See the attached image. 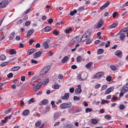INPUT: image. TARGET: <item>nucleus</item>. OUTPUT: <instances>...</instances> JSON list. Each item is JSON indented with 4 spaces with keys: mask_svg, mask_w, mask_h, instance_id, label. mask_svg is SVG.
Masks as SVG:
<instances>
[{
    "mask_svg": "<svg viewBox=\"0 0 128 128\" xmlns=\"http://www.w3.org/2000/svg\"><path fill=\"white\" fill-rule=\"evenodd\" d=\"M71 105V104L70 103L67 104L63 103L60 105V108L62 109H66L70 106Z\"/></svg>",
    "mask_w": 128,
    "mask_h": 128,
    "instance_id": "nucleus-1",
    "label": "nucleus"
},
{
    "mask_svg": "<svg viewBox=\"0 0 128 128\" xmlns=\"http://www.w3.org/2000/svg\"><path fill=\"white\" fill-rule=\"evenodd\" d=\"M8 0H4L0 2V8L5 7L8 4Z\"/></svg>",
    "mask_w": 128,
    "mask_h": 128,
    "instance_id": "nucleus-2",
    "label": "nucleus"
},
{
    "mask_svg": "<svg viewBox=\"0 0 128 128\" xmlns=\"http://www.w3.org/2000/svg\"><path fill=\"white\" fill-rule=\"evenodd\" d=\"M103 20L102 19L100 20L95 25V27L97 29L98 28L101 27L103 24Z\"/></svg>",
    "mask_w": 128,
    "mask_h": 128,
    "instance_id": "nucleus-3",
    "label": "nucleus"
},
{
    "mask_svg": "<svg viewBox=\"0 0 128 128\" xmlns=\"http://www.w3.org/2000/svg\"><path fill=\"white\" fill-rule=\"evenodd\" d=\"M78 88H76L75 90V92L76 94H80L82 91V90L81 89V85H78Z\"/></svg>",
    "mask_w": 128,
    "mask_h": 128,
    "instance_id": "nucleus-4",
    "label": "nucleus"
},
{
    "mask_svg": "<svg viewBox=\"0 0 128 128\" xmlns=\"http://www.w3.org/2000/svg\"><path fill=\"white\" fill-rule=\"evenodd\" d=\"M79 40V38L77 36H76L72 38L70 41V42L71 43L74 44L77 42Z\"/></svg>",
    "mask_w": 128,
    "mask_h": 128,
    "instance_id": "nucleus-5",
    "label": "nucleus"
},
{
    "mask_svg": "<svg viewBox=\"0 0 128 128\" xmlns=\"http://www.w3.org/2000/svg\"><path fill=\"white\" fill-rule=\"evenodd\" d=\"M104 74V73L102 72H98L94 76L96 78H98L101 77Z\"/></svg>",
    "mask_w": 128,
    "mask_h": 128,
    "instance_id": "nucleus-6",
    "label": "nucleus"
},
{
    "mask_svg": "<svg viewBox=\"0 0 128 128\" xmlns=\"http://www.w3.org/2000/svg\"><path fill=\"white\" fill-rule=\"evenodd\" d=\"M42 53L40 51H39L33 54L34 58H36L39 57L41 55Z\"/></svg>",
    "mask_w": 128,
    "mask_h": 128,
    "instance_id": "nucleus-7",
    "label": "nucleus"
},
{
    "mask_svg": "<svg viewBox=\"0 0 128 128\" xmlns=\"http://www.w3.org/2000/svg\"><path fill=\"white\" fill-rule=\"evenodd\" d=\"M80 74L82 78V81L86 79L87 77V74L86 73H82Z\"/></svg>",
    "mask_w": 128,
    "mask_h": 128,
    "instance_id": "nucleus-8",
    "label": "nucleus"
},
{
    "mask_svg": "<svg viewBox=\"0 0 128 128\" xmlns=\"http://www.w3.org/2000/svg\"><path fill=\"white\" fill-rule=\"evenodd\" d=\"M113 87H110L107 89L105 92V94H107L110 93L113 90Z\"/></svg>",
    "mask_w": 128,
    "mask_h": 128,
    "instance_id": "nucleus-9",
    "label": "nucleus"
},
{
    "mask_svg": "<svg viewBox=\"0 0 128 128\" xmlns=\"http://www.w3.org/2000/svg\"><path fill=\"white\" fill-rule=\"evenodd\" d=\"M115 54L119 57L120 58L122 56V52L120 50H117L115 52Z\"/></svg>",
    "mask_w": 128,
    "mask_h": 128,
    "instance_id": "nucleus-10",
    "label": "nucleus"
},
{
    "mask_svg": "<svg viewBox=\"0 0 128 128\" xmlns=\"http://www.w3.org/2000/svg\"><path fill=\"white\" fill-rule=\"evenodd\" d=\"M69 97V94L68 93H65L64 96H62L61 98L62 100H66L68 99Z\"/></svg>",
    "mask_w": 128,
    "mask_h": 128,
    "instance_id": "nucleus-11",
    "label": "nucleus"
},
{
    "mask_svg": "<svg viewBox=\"0 0 128 128\" xmlns=\"http://www.w3.org/2000/svg\"><path fill=\"white\" fill-rule=\"evenodd\" d=\"M70 56V55H69L68 56L64 57L62 60V62L63 63H64L67 60Z\"/></svg>",
    "mask_w": 128,
    "mask_h": 128,
    "instance_id": "nucleus-12",
    "label": "nucleus"
},
{
    "mask_svg": "<svg viewBox=\"0 0 128 128\" xmlns=\"http://www.w3.org/2000/svg\"><path fill=\"white\" fill-rule=\"evenodd\" d=\"M60 114L58 112H55L54 114V120L57 119L59 117Z\"/></svg>",
    "mask_w": 128,
    "mask_h": 128,
    "instance_id": "nucleus-13",
    "label": "nucleus"
},
{
    "mask_svg": "<svg viewBox=\"0 0 128 128\" xmlns=\"http://www.w3.org/2000/svg\"><path fill=\"white\" fill-rule=\"evenodd\" d=\"M84 34L81 38L80 41L82 42H84L87 39V35L86 34Z\"/></svg>",
    "mask_w": 128,
    "mask_h": 128,
    "instance_id": "nucleus-14",
    "label": "nucleus"
},
{
    "mask_svg": "<svg viewBox=\"0 0 128 128\" xmlns=\"http://www.w3.org/2000/svg\"><path fill=\"white\" fill-rule=\"evenodd\" d=\"M47 100L46 99H44L40 102L39 103V104L42 105V104L45 105L47 104L48 103Z\"/></svg>",
    "mask_w": 128,
    "mask_h": 128,
    "instance_id": "nucleus-15",
    "label": "nucleus"
},
{
    "mask_svg": "<svg viewBox=\"0 0 128 128\" xmlns=\"http://www.w3.org/2000/svg\"><path fill=\"white\" fill-rule=\"evenodd\" d=\"M118 23H113L111 24L108 27V28L110 29L115 28L116 26L118 25Z\"/></svg>",
    "mask_w": 128,
    "mask_h": 128,
    "instance_id": "nucleus-16",
    "label": "nucleus"
},
{
    "mask_svg": "<svg viewBox=\"0 0 128 128\" xmlns=\"http://www.w3.org/2000/svg\"><path fill=\"white\" fill-rule=\"evenodd\" d=\"M30 113V111L28 110H24L22 113L23 115L24 116H26L28 115Z\"/></svg>",
    "mask_w": 128,
    "mask_h": 128,
    "instance_id": "nucleus-17",
    "label": "nucleus"
},
{
    "mask_svg": "<svg viewBox=\"0 0 128 128\" xmlns=\"http://www.w3.org/2000/svg\"><path fill=\"white\" fill-rule=\"evenodd\" d=\"M35 52H36L35 50L33 48H32L28 50V55H29L32 54Z\"/></svg>",
    "mask_w": 128,
    "mask_h": 128,
    "instance_id": "nucleus-18",
    "label": "nucleus"
},
{
    "mask_svg": "<svg viewBox=\"0 0 128 128\" xmlns=\"http://www.w3.org/2000/svg\"><path fill=\"white\" fill-rule=\"evenodd\" d=\"M48 72L46 71V70L44 68L40 71V75H43L44 74Z\"/></svg>",
    "mask_w": 128,
    "mask_h": 128,
    "instance_id": "nucleus-19",
    "label": "nucleus"
},
{
    "mask_svg": "<svg viewBox=\"0 0 128 128\" xmlns=\"http://www.w3.org/2000/svg\"><path fill=\"white\" fill-rule=\"evenodd\" d=\"M120 35L119 36L120 40H123L126 36L124 34H122L121 33H120Z\"/></svg>",
    "mask_w": 128,
    "mask_h": 128,
    "instance_id": "nucleus-20",
    "label": "nucleus"
},
{
    "mask_svg": "<svg viewBox=\"0 0 128 128\" xmlns=\"http://www.w3.org/2000/svg\"><path fill=\"white\" fill-rule=\"evenodd\" d=\"M121 90L122 91V92H126L128 91V87L124 86Z\"/></svg>",
    "mask_w": 128,
    "mask_h": 128,
    "instance_id": "nucleus-21",
    "label": "nucleus"
},
{
    "mask_svg": "<svg viewBox=\"0 0 128 128\" xmlns=\"http://www.w3.org/2000/svg\"><path fill=\"white\" fill-rule=\"evenodd\" d=\"M34 31L32 30H30L28 31V32L26 37H28L32 34Z\"/></svg>",
    "mask_w": 128,
    "mask_h": 128,
    "instance_id": "nucleus-22",
    "label": "nucleus"
},
{
    "mask_svg": "<svg viewBox=\"0 0 128 128\" xmlns=\"http://www.w3.org/2000/svg\"><path fill=\"white\" fill-rule=\"evenodd\" d=\"M20 68V67L18 66H14L12 68V70L13 71H16L18 70Z\"/></svg>",
    "mask_w": 128,
    "mask_h": 128,
    "instance_id": "nucleus-23",
    "label": "nucleus"
},
{
    "mask_svg": "<svg viewBox=\"0 0 128 128\" xmlns=\"http://www.w3.org/2000/svg\"><path fill=\"white\" fill-rule=\"evenodd\" d=\"M41 121L40 120L37 121L35 123V126H39L41 124Z\"/></svg>",
    "mask_w": 128,
    "mask_h": 128,
    "instance_id": "nucleus-24",
    "label": "nucleus"
},
{
    "mask_svg": "<svg viewBox=\"0 0 128 128\" xmlns=\"http://www.w3.org/2000/svg\"><path fill=\"white\" fill-rule=\"evenodd\" d=\"M91 121L92 124H96L98 122L94 118L92 119Z\"/></svg>",
    "mask_w": 128,
    "mask_h": 128,
    "instance_id": "nucleus-25",
    "label": "nucleus"
},
{
    "mask_svg": "<svg viewBox=\"0 0 128 128\" xmlns=\"http://www.w3.org/2000/svg\"><path fill=\"white\" fill-rule=\"evenodd\" d=\"M43 45L45 48H47L48 47V46L46 42H43Z\"/></svg>",
    "mask_w": 128,
    "mask_h": 128,
    "instance_id": "nucleus-26",
    "label": "nucleus"
},
{
    "mask_svg": "<svg viewBox=\"0 0 128 128\" xmlns=\"http://www.w3.org/2000/svg\"><path fill=\"white\" fill-rule=\"evenodd\" d=\"M103 50L102 49H100L98 50L97 53L98 54H100L103 52Z\"/></svg>",
    "mask_w": 128,
    "mask_h": 128,
    "instance_id": "nucleus-27",
    "label": "nucleus"
},
{
    "mask_svg": "<svg viewBox=\"0 0 128 128\" xmlns=\"http://www.w3.org/2000/svg\"><path fill=\"white\" fill-rule=\"evenodd\" d=\"M49 82L48 79H46L44 80L43 82H42L43 84L44 85H46Z\"/></svg>",
    "mask_w": 128,
    "mask_h": 128,
    "instance_id": "nucleus-28",
    "label": "nucleus"
},
{
    "mask_svg": "<svg viewBox=\"0 0 128 128\" xmlns=\"http://www.w3.org/2000/svg\"><path fill=\"white\" fill-rule=\"evenodd\" d=\"M44 30L46 32H48L51 30L50 27L48 26L45 28Z\"/></svg>",
    "mask_w": 128,
    "mask_h": 128,
    "instance_id": "nucleus-29",
    "label": "nucleus"
},
{
    "mask_svg": "<svg viewBox=\"0 0 128 128\" xmlns=\"http://www.w3.org/2000/svg\"><path fill=\"white\" fill-rule=\"evenodd\" d=\"M72 28H68V29H66L65 30V32L66 33L68 34L70 32L72 31Z\"/></svg>",
    "mask_w": 128,
    "mask_h": 128,
    "instance_id": "nucleus-30",
    "label": "nucleus"
},
{
    "mask_svg": "<svg viewBox=\"0 0 128 128\" xmlns=\"http://www.w3.org/2000/svg\"><path fill=\"white\" fill-rule=\"evenodd\" d=\"M109 102V101L107 100H102L101 104H104L105 103H108Z\"/></svg>",
    "mask_w": 128,
    "mask_h": 128,
    "instance_id": "nucleus-31",
    "label": "nucleus"
},
{
    "mask_svg": "<svg viewBox=\"0 0 128 128\" xmlns=\"http://www.w3.org/2000/svg\"><path fill=\"white\" fill-rule=\"evenodd\" d=\"M16 52L14 49H12L10 51V53L11 54H15Z\"/></svg>",
    "mask_w": 128,
    "mask_h": 128,
    "instance_id": "nucleus-32",
    "label": "nucleus"
},
{
    "mask_svg": "<svg viewBox=\"0 0 128 128\" xmlns=\"http://www.w3.org/2000/svg\"><path fill=\"white\" fill-rule=\"evenodd\" d=\"M76 12L77 10H74L73 11L71 12L70 14L72 16H73Z\"/></svg>",
    "mask_w": 128,
    "mask_h": 128,
    "instance_id": "nucleus-33",
    "label": "nucleus"
},
{
    "mask_svg": "<svg viewBox=\"0 0 128 128\" xmlns=\"http://www.w3.org/2000/svg\"><path fill=\"white\" fill-rule=\"evenodd\" d=\"M92 64V62H89L86 64V66L87 68H89L90 67Z\"/></svg>",
    "mask_w": 128,
    "mask_h": 128,
    "instance_id": "nucleus-34",
    "label": "nucleus"
},
{
    "mask_svg": "<svg viewBox=\"0 0 128 128\" xmlns=\"http://www.w3.org/2000/svg\"><path fill=\"white\" fill-rule=\"evenodd\" d=\"M50 106H46L45 108V110L47 112H48L50 110Z\"/></svg>",
    "mask_w": 128,
    "mask_h": 128,
    "instance_id": "nucleus-35",
    "label": "nucleus"
},
{
    "mask_svg": "<svg viewBox=\"0 0 128 128\" xmlns=\"http://www.w3.org/2000/svg\"><path fill=\"white\" fill-rule=\"evenodd\" d=\"M44 68L46 70V71L48 72V71L50 69V66L49 65H48L45 66Z\"/></svg>",
    "mask_w": 128,
    "mask_h": 128,
    "instance_id": "nucleus-36",
    "label": "nucleus"
},
{
    "mask_svg": "<svg viewBox=\"0 0 128 128\" xmlns=\"http://www.w3.org/2000/svg\"><path fill=\"white\" fill-rule=\"evenodd\" d=\"M6 58V56L2 54L0 57V60H4Z\"/></svg>",
    "mask_w": 128,
    "mask_h": 128,
    "instance_id": "nucleus-37",
    "label": "nucleus"
},
{
    "mask_svg": "<svg viewBox=\"0 0 128 128\" xmlns=\"http://www.w3.org/2000/svg\"><path fill=\"white\" fill-rule=\"evenodd\" d=\"M35 100L34 98H31L28 101V104H30L31 102H34Z\"/></svg>",
    "mask_w": 128,
    "mask_h": 128,
    "instance_id": "nucleus-38",
    "label": "nucleus"
},
{
    "mask_svg": "<svg viewBox=\"0 0 128 128\" xmlns=\"http://www.w3.org/2000/svg\"><path fill=\"white\" fill-rule=\"evenodd\" d=\"M86 113L88 112H90L92 110V109L89 108H87L86 109Z\"/></svg>",
    "mask_w": 128,
    "mask_h": 128,
    "instance_id": "nucleus-39",
    "label": "nucleus"
},
{
    "mask_svg": "<svg viewBox=\"0 0 128 128\" xmlns=\"http://www.w3.org/2000/svg\"><path fill=\"white\" fill-rule=\"evenodd\" d=\"M128 29L126 28H125L122 30L120 31L119 32V33H122V32H126L128 30Z\"/></svg>",
    "mask_w": 128,
    "mask_h": 128,
    "instance_id": "nucleus-40",
    "label": "nucleus"
},
{
    "mask_svg": "<svg viewBox=\"0 0 128 128\" xmlns=\"http://www.w3.org/2000/svg\"><path fill=\"white\" fill-rule=\"evenodd\" d=\"M107 87V85L106 84H104L102 86V88L100 90V91H102L103 90H104L106 89Z\"/></svg>",
    "mask_w": 128,
    "mask_h": 128,
    "instance_id": "nucleus-41",
    "label": "nucleus"
},
{
    "mask_svg": "<svg viewBox=\"0 0 128 128\" xmlns=\"http://www.w3.org/2000/svg\"><path fill=\"white\" fill-rule=\"evenodd\" d=\"M40 88L39 87L36 85V86L34 87L33 88V90L35 91H37Z\"/></svg>",
    "mask_w": 128,
    "mask_h": 128,
    "instance_id": "nucleus-42",
    "label": "nucleus"
},
{
    "mask_svg": "<svg viewBox=\"0 0 128 128\" xmlns=\"http://www.w3.org/2000/svg\"><path fill=\"white\" fill-rule=\"evenodd\" d=\"M110 68L111 69L113 70H116V67L114 65H111L110 66Z\"/></svg>",
    "mask_w": 128,
    "mask_h": 128,
    "instance_id": "nucleus-43",
    "label": "nucleus"
},
{
    "mask_svg": "<svg viewBox=\"0 0 128 128\" xmlns=\"http://www.w3.org/2000/svg\"><path fill=\"white\" fill-rule=\"evenodd\" d=\"M111 118V116L109 115H106L104 116V118L107 120H109Z\"/></svg>",
    "mask_w": 128,
    "mask_h": 128,
    "instance_id": "nucleus-44",
    "label": "nucleus"
},
{
    "mask_svg": "<svg viewBox=\"0 0 128 128\" xmlns=\"http://www.w3.org/2000/svg\"><path fill=\"white\" fill-rule=\"evenodd\" d=\"M84 10V8L82 6L80 7L77 10L79 11H81Z\"/></svg>",
    "mask_w": 128,
    "mask_h": 128,
    "instance_id": "nucleus-45",
    "label": "nucleus"
},
{
    "mask_svg": "<svg viewBox=\"0 0 128 128\" xmlns=\"http://www.w3.org/2000/svg\"><path fill=\"white\" fill-rule=\"evenodd\" d=\"M39 78V76H36L32 78V80H35L38 79Z\"/></svg>",
    "mask_w": 128,
    "mask_h": 128,
    "instance_id": "nucleus-46",
    "label": "nucleus"
},
{
    "mask_svg": "<svg viewBox=\"0 0 128 128\" xmlns=\"http://www.w3.org/2000/svg\"><path fill=\"white\" fill-rule=\"evenodd\" d=\"M8 64V62H6L2 63L0 65L2 66H6L7 64Z\"/></svg>",
    "mask_w": 128,
    "mask_h": 128,
    "instance_id": "nucleus-47",
    "label": "nucleus"
},
{
    "mask_svg": "<svg viewBox=\"0 0 128 128\" xmlns=\"http://www.w3.org/2000/svg\"><path fill=\"white\" fill-rule=\"evenodd\" d=\"M13 76V75L12 73H9L8 75L7 76L9 78H10L12 77Z\"/></svg>",
    "mask_w": 128,
    "mask_h": 128,
    "instance_id": "nucleus-48",
    "label": "nucleus"
},
{
    "mask_svg": "<svg viewBox=\"0 0 128 128\" xmlns=\"http://www.w3.org/2000/svg\"><path fill=\"white\" fill-rule=\"evenodd\" d=\"M77 79L80 81H82V78L80 74H79L77 76Z\"/></svg>",
    "mask_w": 128,
    "mask_h": 128,
    "instance_id": "nucleus-49",
    "label": "nucleus"
},
{
    "mask_svg": "<svg viewBox=\"0 0 128 128\" xmlns=\"http://www.w3.org/2000/svg\"><path fill=\"white\" fill-rule=\"evenodd\" d=\"M119 108L120 110H122L124 108V106L123 104H120L119 106Z\"/></svg>",
    "mask_w": 128,
    "mask_h": 128,
    "instance_id": "nucleus-50",
    "label": "nucleus"
},
{
    "mask_svg": "<svg viewBox=\"0 0 128 128\" xmlns=\"http://www.w3.org/2000/svg\"><path fill=\"white\" fill-rule=\"evenodd\" d=\"M53 33L54 35H55L56 36H57L58 34V31H56V30H54L52 32Z\"/></svg>",
    "mask_w": 128,
    "mask_h": 128,
    "instance_id": "nucleus-51",
    "label": "nucleus"
},
{
    "mask_svg": "<svg viewBox=\"0 0 128 128\" xmlns=\"http://www.w3.org/2000/svg\"><path fill=\"white\" fill-rule=\"evenodd\" d=\"M12 110V109L11 108H10L8 109V110H7L5 112V114H7L9 112H10Z\"/></svg>",
    "mask_w": 128,
    "mask_h": 128,
    "instance_id": "nucleus-52",
    "label": "nucleus"
},
{
    "mask_svg": "<svg viewBox=\"0 0 128 128\" xmlns=\"http://www.w3.org/2000/svg\"><path fill=\"white\" fill-rule=\"evenodd\" d=\"M60 86V85L58 84H56L54 86V88L55 89H58L59 88Z\"/></svg>",
    "mask_w": 128,
    "mask_h": 128,
    "instance_id": "nucleus-53",
    "label": "nucleus"
},
{
    "mask_svg": "<svg viewBox=\"0 0 128 128\" xmlns=\"http://www.w3.org/2000/svg\"><path fill=\"white\" fill-rule=\"evenodd\" d=\"M74 100H79L80 99V98L79 97H77L76 96H74L73 97Z\"/></svg>",
    "mask_w": 128,
    "mask_h": 128,
    "instance_id": "nucleus-54",
    "label": "nucleus"
},
{
    "mask_svg": "<svg viewBox=\"0 0 128 128\" xmlns=\"http://www.w3.org/2000/svg\"><path fill=\"white\" fill-rule=\"evenodd\" d=\"M92 39H89L88 40H87L86 42V44H89L91 42H92Z\"/></svg>",
    "mask_w": 128,
    "mask_h": 128,
    "instance_id": "nucleus-55",
    "label": "nucleus"
},
{
    "mask_svg": "<svg viewBox=\"0 0 128 128\" xmlns=\"http://www.w3.org/2000/svg\"><path fill=\"white\" fill-rule=\"evenodd\" d=\"M82 57L80 56H78L76 58V60L77 62H79L80 61L81 59L82 58Z\"/></svg>",
    "mask_w": 128,
    "mask_h": 128,
    "instance_id": "nucleus-56",
    "label": "nucleus"
},
{
    "mask_svg": "<svg viewBox=\"0 0 128 128\" xmlns=\"http://www.w3.org/2000/svg\"><path fill=\"white\" fill-rule=\"evenodd\" d=\"M110 2L109 1H107L104 4V5L106 7H107L110 4Z\"/></svg>",
    "mask_w": 128,
    "mask_h": 128,
    "instance_id": "nucleus-57",
    "label": "nucleus"
},
{
    "mask_svg": "<svg viewBox=\"0 0 128 128\" xmlns=\"http://www.w3.org/2000/svg\"><path fill=\"white\" fill-rule=\"evenodd\" d=\"M106 80L110 82L111 80V77L110 76L107 77L106 78Z\"/></svg>",
    "mask_w": 128,
    "mask_h": 128,
    "instance_id": "nucleus-58",
    "label": "nucleus"
},
{
    "mask_svg": "<svg viewBox=\"0 0 128 128\" xmlns=\"http://www.w3.org/2000/svg\"><path fill=\"white\" fill-rule=\"evenodd\" d=\"M110 42L109 41H108L107 43H106L105 44V46L107 48L108 46H110Z\"/></svg>",
    "mask_w": 128,
    "mask_h": 128,
    "instance_id": "nucleus-59",
    "label": "nucleus"
},
{
    "mask_svg": "<svg viewBox=\"0 0 128 128\" xmlns=\"http://www.w3.org/2000/svg\"><path fill=\"white\" fill-rule=\"evenodd\" d=\"M42 84H43L42 82H39L37 85V86H38L39 88H40Z\"/></svg>",
    "mask_w": 128,
    "mask_h": 128,
    "instance_id": "nucleus-60",
    "label": "nucleus"
},
{
    "mask_svg": "<svg viewBox=\"0 0 128 128\" xmlns=\"http://www.w3.org/2000/svg\"><path fill=\"white\" fill-rule=\"evenodd\" d=\"M74 88H72L69 89L70 92L71 93H73L74 91Z\"/></svg>",
    "mask_w": 128,
    "mask_h": 128,
    "instance_id": "nucleus-61",
    "label": "nucleus"
},
{
    "mask_svg": "<svg viewBox=\"0 0 128 128\" xmlns=\"http://www.w3.org/2000/svg\"><path fill=\"white\" fill-rule=\"evenodd\" d=\"M31 62L32 63L35 64H36L38 63V61L36 60H34L32 59L31 60Z\"/></svg>",
    "mask_w": 128,
    "mask_h": 128,
    "instance_id": "nucleus-62",
    "label": "nucleus"
},
{
    "mask_svg": "<svg viewBox=\"0 0 128 128\" xmlns=\"http://www.w3.org/2000/svg\"><path fill=\"white\" fill-rule=\"evenodd\" d=\"M118 13L117 12H114L112 14V16L113 18H114L116 17V15L118 14Z\"/></svg>",
    "mask_w": 128,
    "mask_h": 128,
    "instance_id": "nucleus-63",
    "label": "nucleus"
},
{
    "mask_svg": "<svg viewBox=\"0 0 128 128\" xmlns=\"http://www.w3.org/2000/svg\"><path fill=\"white\" fill-rule=\"evenodd\" d=\"M121 92L120 94H119V97L121 98L124 95V92H122V91L121 90Z\"/></svg>",
    "mask_w": 128,
    "mask_h": 128,
    "instance_id": "nucleus-64",
    "label": "nucleus"
}]
</instances>
